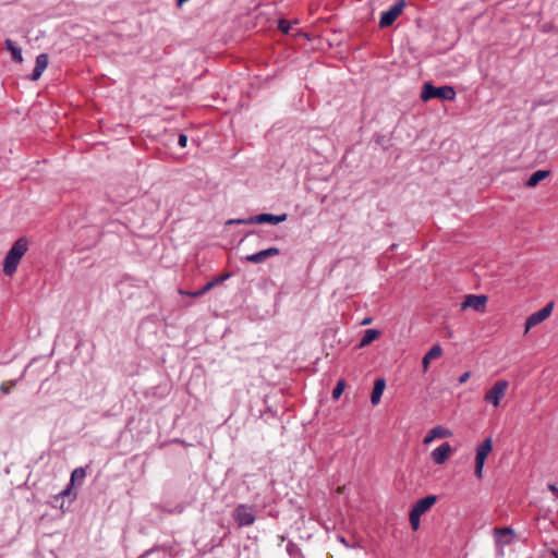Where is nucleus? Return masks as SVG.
<instances>
[{
	"label": "nucleus",
	"instance_id": "nucleus-32",
	"mask_svg": "<svg viewBox=\"0 0 558 558\" xmlns=\"http://www.w3.org/2000/svg\"><path fill=\"white\" fill-rule=\"evenodd\" d=\"M372 323V318H365L363 322H362V325H368Z\"/></svg>",
	"mask_w": 558,
	"mask_h": 558
},
{
	"label": "nucleus",
	"instance_id": "nucleus-23",
	"mask_svg": "<svg viewBox=\"0 0 558 558\" xmlns=\"http://www.w3.org/2000/svg\"><path fill=\"white\" fill-rule=\"evenodd\" d=\"M86 473L83 468H76L71 475V483H74L77 480H83L85 477Z\"/></svg>",
	"mask_w": 558,
	"mask_h": 558
},
{
	"label": "nucleus",
	"instance_id": "nucleus-13",
	"mask_svg": "<svg viewBox=\"0 0 558 558\" xmlns=\"http://www.w3.org/2000/svg\"><path fill=\"white\" fill-rule=\"evenodd\" d=\"M437 501V497L434 495L426 496L415 502L412 510L423 515L427 512Z\"/></svg>",
	"mask_w": 558,
	"mask_h": 558
},
{
	"label": "nucleus",
	"instance_id": "nucleus-30",
	"mask_svg": "<svg viewBox=\"0 0 558 558\" xmlns=\"http://www.w3.org/2000/svg\"><path fill=\"white\" fill-rule=\"evenodd\" d=\"M497 532L499 534H512V530H510L508 527H505V529H501V530H497Z\"/></svg>",
	"mask_w": 558,
	"mask_h": 558
},
{
	"label": "nucleus",
	"instance_id": "nucleus-14",
	"mask_svg": "<svg viewBox=\"0 0 558 558\" xmlns=\"http://www.w3.org/2000/svg\"><path fill=\"white\" fill-rule=\"evenodd\" d=\"M442 355V348L438 344L432 347V349L423 356L422 359V367L423 372H427L429 367V363L433 360H436Z\"/></svg>",
	"mask_w": 558,
	"mask_h": 558
},
{
	"label": "nucleus",
	"instance_id": "nucleus-10",
	"mask_svg": "<svg viewBox=\"0 0 558 558\" xmlns=\"http://www.w3.org/2000/svg\"><path fill=\"white\" fill-rule=\"evenodd\" d=\"M452 453V448L449 442H444L430 453L433 461L440 465L444 464Z\"/></svg>",
	"mask_w": 558,
	"mask_h": 558
},
{
	"label": "nucleus",
	"instance_id": "nucleus-24",
	"mask_svg": "<svg viewBox=\"0 0 558 558\" xmlns=\"http://www.w3.org/2000/svg\"><path fill=\"white\" fill-rule=\"evenodd\" d=\"M15 386V381H8V383H2L0 385V390L3 392V393H9L11 391V389Z\"/></svg>",
	"mask_w": 558,
	"mask_h": 558
},
{
	"label": "nucleus",
	"instance_id": "nucleus-5",
	"mask_svg": "<svg viewBox=\"0 0 558 558\" xmlns=\"http://www.w3.org/2000/svg\"><path fill=\"white\" fill-rule=\"evenodd\" d=\"M493 449L492 438H486L477 448L475 456V476L477 478H482L483 476V468L485 464V460L487 456L490 453Z\"/></svg>",
	"mask_w": 558,
	"mask_h": 558
},
{
	"label": "nucleus",
	"instance_id": "nucleus-1",
	"mask_svg": "<svg viewBox=\"0 0 558 558\" xmlns=\"http://www.w3.org/2000/svg\"><path fill=\"white\" fill-rule=\"evenodd\" d=\"M28 250V241L26 238H20L14 242L12 247L7 253L3 260V274L5 276H13L17 269V266Z\"/></svg>",
	"mask_w": 558,
	"mask_h": 558
},
{
	"label": "nucleus",
	"instance_id": "nucleus-16",
	"mask_svg": "<svg viewBox=\"0 0 558 558\" xmlns=\"http://www.w3.org/2000/svg\"><path fill=\"white\" fill-rule=\"evenodd\" d=\"M550 172L548 170H537L535 171L527 180L526 186L534 187L536 186L541 181L548 178Z\"/></svg>",
	"mask_w": 558,
	"mask_h": 558
},
{
	"label": "nucleus",
	"instance_id": "nucleus-29",
	"mask_svg": "<svg viewBox=\"0 0 558 558\" xmlns=\"http://www.w3.org/2000/svg\"><path fill=\"white\" fill-rule=\"evenodd\" d=\"M471 376V373L470 372H465L463 373L460 377H459V384H464L469 380Z\"/></svg>",
	"mask_w": 558,
	"mask_h": 558
},
{
	"label": "nucleus",
	"instance_id": "nucleus-18",
	"mask_svg": "<svg viewBox=\"0 0 558 558\" xmlns=\"http://www.w3.org/2000/svg\"><path fill=\"white\" fill-rule=\"evenodd\" d=\"M5 47H7V49L9 51H11L12 58H13L14 61H16L19 63L23 61L21 49L16 48L12 40L7 39L5 40Z\"/></svg>",
	"mask_w": 558,
	"mask_h": 558
},
{
	"label": "nucleus",
	"instance_id": "nucleus-7",
	"mask_svg": "<svg viewBox=\"0 0 558 558\" xmlns=\"http://www.w3.org/2000/svg\"><path fill=\"white\" fill-rule=\"evenodd\" d=\"M405 7V2L403 0L395 3L388 11L384 12L379 20L380 27H388L393 24V22L401 15L403 9Z\"/></svg>",
	"mask_w": 558,
	"mask_h": 558
},
{
	"label": "nucleus",
	"instance_id": "nucleus-27",
	"mask_svg": "<svg viewBox=\"0 0 558 558\" xmlns=\"http://www.w3.org/2000/svg\"><path fill=\"white\" fill-rule=\"evenodd\" d=\"M178 144L180 147H185L186 144H187V136L185 134H180L179 135V140H178Z\"/></svg>",
	"mask_w": 558,
	"mask_h": 558
},
{
	"label": "nucleus",
	"instance_id": "nucleus-31",
	"mask_svg": "<svg viewBox=\"0 0 558 558\" xmlns=\"http://www.w3.org/2000/svg\"><path fill=\"white\" fill-rule=\"evenodd\" d=\"M549 490L558 497V488L555 485L548 486Z\"/></svg>",
	"mask_w": 558,
	"mask_h": 558
},
{
	"label": "nucleus",
	"instance_id": "nucleus-15",
	"mask_svg": "<svg viewBox=\"0 0 558 558\" xmlns=\"http://www.w3.org/2000/svg\"><path fill=\"white\" fill-rule=\"evenodd\" d=\"M386 383L383 378H379L375 381L374 388L371 395V402L372 404L376 405L383 396V392L385 390Z\"/></svg>",
	"mask_w": 558,
	"mask_h": 558
},
{
	"label": "nucleus",
	"instance_id": "nucleus-25",
	"mask_svg": "<svg viewBox=\"0 0 558 558\" xmlns=\"http://www.w3.org/2000/svg\"><path fill=\"white\" fill-rule=\"evenodd\" d=\"M278 27L283 34H288L291 28L290 23L286 20H280Z\"/></svg>",
	"mask_w": 558,
	"mask_h": 558
},
{
	"label": "nucleus",
	"instance_id": "nucleus-6",
	"mask_svg": "<svg viewBox=\"0 0 558 558\" xmlns=\"http://www.w3.org/2000/svg\"><path fill=\"white\" fill-rule=\"evenodd\" d=\"M554 302L547 303L542 310L530 315L525 320V330L524 332H529V330L536 325L546 320L553 313Z\"/></svg>",
	"mask_w": 558,
	"mask_h": 558
},
{
	"label": "nucleus",
	"instance_id": "nucleus-21",
	"mask_svg": "<svg viewBox=\"0 0 558 558\" xmlns=\"http://www.w3.org/2000/svg\"><path fill=\"white\" fill-rule=\"evenodd\" d=\"M345 388V381L343 379H340L336 387L333 388V391H332V398L335 400L339 399L340 396L342 395L343 390Z\"/></svg>",
	"mask_w": 558,
	"mask_h": 558
},
{
	"label": "nucleus",
	"instance_id": "nucleus-2",
	"mask_svg": "<svg viewBox=\"0 0 558 558\" xmlns=\"http://www.w3.org/2000/svg\"><path fill=\"white\" fill-rule=\"evenodd\" d=\"M456 95V90L451 86L435 87L430 83H425L422 88L421 99L423 101H428L432 98L453 100Z\"/></svg>",
	"mask_w": 558,
	"mask_h": 558
},
{
	"label": "nucleus",
	"instance_id": "nucleus-12",
	"mask_svg": "<svg viewBox=\"0 0 558 558\" xmlns=\"http://www.w3.org/2000/svg\"><path fill=\"white\" fill-rule=\"evenodd\" d=\"M48 63H49V57L47 53H40L39 56H37L36 64L33 70V73L31 75V80L37 81L41 76L44 71L47 69Z\"/></svg>",
	"mask_w": 558,
	"mask_h": 558
},
{
	"label": "nucleus",
	"instance_id": "nucleus-3",
	"mask_svg": "<svg viewBox=\"0 0 558 558\" xmlns=\"http://www.w3.org/2000/svg\"><path fill=\"white\" fill-rule=\"evenodd\" d=\"M287 218H288L287 214H281V215L259 214V215L250 217L248 219L231 220L230 223L236 222V223H245V225H262V223L277 225V223L286 221Z\"/></svg>",
	"mask_w": 558,
	"mask_h": 558
},
{
	"label": "nucleus",
	"instance_id": "nucleus-26",
	"mask_svg": "<svg viewBox=\"0 0 558 558\" xmlns=\"http://www.w3.org/2000/svg\"><path fill=\"white\" fill-rule=\"evenodd\" d=\"M435 439H437L435 437V434H433V430L430 429L427 435L424 437L423 439V444L424 445H429L430 442H433Z\"/></svg>",
	"mask_w": 558,
	"mask_h": 558
},
{
	"label": "nucleus",
	"instance_id": "nucleus-4",
	"mask_svg": "<svg viewBox=\"0 0 558 558\" xmlns=\"http://www.w3.org/2000/svg\"><path fill=\"white\" fill-rule=\"evenodd\" d=\"M509 387V383L505 379L497 380L492 388H489L485 396L484 400L490 403L494 407H498L500 401L505 397L507 389Z\"/></svg>",
	"mask_w": 558,
	"mask_h": 558
},
{
	"label": "nucleus",
	"instance_id": "nucleus-11",
	"mask_svg": "<svg viewBox=\"0 0 558 558\" xmlns=\"http://www.w3.org/2000/svg\"><path fill=\"white\" fill-rule=\"evenodd\" d=\"M280 254V250L278 247H268L266 250L259 251L255 254H251L245 256V260L254 264H259L265 262L268 257H274Z\"/></svg>",
	"mask_w": 558,
	"mask_h": 558
},
{
	"label": "nucleus",
	"instance_id": "nucleus-17",
	"mask_svg": "<svg viewBox=\"0 0 558 558\" xmlns=\"http://www.w3.org/2000/svg\"><path fill=\"white\" fill-rule=\"evenodd\" d=\"M380 336V331L377 329H366L364 331V335L360 341V348H364L368 344H371L373 341L378 339Z\"/></svg>",
	"mask_w": 558,
	"mask_h": 558
},
{
	"label": "nucleus",
	"instance_id": "nucleus-19",
	"mask_svg": "<svg viewBox=\"0 0 558 558\" xmlns=\"http://www.w3.org/2000/svg\"><path fill=\"white\" fill-rule=\"evenodd\" d=\"M230 277L229 274H226V275H222L220 277H217L215 278L214 280L207 282L202 289H201V292H202V295H204L205 293H207L208 291H210L216 284L225 281L226 279H228Z\"/></svg>",
	"mask_w": 558,
	"mask_h": 558
},
{
	"label": "nucleus",
	"instance_id": "nucleus-22",
	"mask_svg": "<svg viewBox=\"0 0 558 558\" xmlns=\"http://www.w3.org/2000/svg\"><path fill=\"white\" fill-rule=\"evenodd\" d=\"M421 514H418L417 512H415L414 510H411L410 511V523H411V527L416 531L418 527H420V519H421Z\"/></svg>",
	"mask_w": 558,
	"mask_h": 558
},
{
	"label": "nucleus",
	"instance_id": "nucleus-33",
	"mask_svg": "<svg viewBox=\"0 0 558 558\" xmlns=\"http://www.w3.org/2000/svg\"><path fill=\"white\" fill-rule=\"evenodd\" d=\"M70 487H68L65 490L62 492V495H68L70 493Z\"/></svg>",
	"mask_w": 558,
	"mask_h": 558
},
{
	"label": "nucleus",
	"instance_id": "nucleus-8",
	"mask_svg": "<svg viewBox=\"0 0 558 558\" xmlns=\"http://www.w3.org/2000/svg\"><path fill=\"white\" fill-rule=\"evenodd\" d=\"M233 519L240 526H248L254 523L255 515L250 507L240 505L233 511Z\"/></svg>",
	"mask_w": 558,
	"mask_h": 558
},
{
	"label": "nucleus",
	"instance_id": "nucleus-9",
	"mask_svg": "<svg viewBox=\"0 0 558 558\" xmlns=\"http://www.w3.org/2000/svg\"><path fill=\"white\" fill-rule=\"evenodd\" d=\"M487 303V296L486 295H475V294H469L465 296L464 301L461 304V308H472L476 312L483 313L485 311Z\"/></svg>",
	"mask_w": 558,
	"mask_h": 558
},
{
	"label": "nucleus",
	"instance_id": "nucleus-20",
	"mask_svg": "<svg viewBox=\"0 0 558 558\" xmlns=\"http://www.w3.org/2000/svg\"><path fill=\"white\" fill-rule=\"evenodd\" d=\"M433 430V434H435V437L437 439H442V438H449L452 436V432L448 428H445L442 426H435L432 428Z\"/></svg>",
	"mask_w": 558,
	"mask_h": 558
},
{
	"label": "nucleus",
	"instance_id": "nucleus-28",
	"mask_svg": "<svg viewBox=\"0 0 558 558\" xmlns=\"http://www.w3.org/2000/svg\"><path fill=\"white\" fill-rule=\"evenodd\" d=\"M180 293L184 294V295L192 296V298H199V296H202L201 290L193 291V292H185V291L180 290Z\"/></svg>",
	"mask_w": 558,
	"mask_h": 558
}]
</instances>
